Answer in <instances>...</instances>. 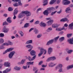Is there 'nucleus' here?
I'll return each mask as SVG.
<instances>
[{
  "label": "nucleus",
  "mask_w": 73,
  "mask_h": 73,
  "mask_svg": "<svg viewBox=\"0 0 73 73\" xmlns=\"http://www.w3.org/2000/svg\"><path fill=\"white\" fill-rule=\"evenodd\" d=\"M59 29V31H62V30H64V31H66V29H67V28H65L64 27H63L62 28L60 27Z\"/></svg>",
  "instance_id": "cd10ccee"
},
{
  "label": "nucleus",
  "mask_w": 73,
  "mask_h": 73,
  "mask_svg": "<svg viewBox=\"0 0 73 73\" xmlns=\"http://www.w3.org/2000/svg\"><path fill=\"white\" fill-rule=\"evenodd\" d=\"M56 65H57V63L54 62H52V67H53V66H56Z\"/></svg>",
  "instance_id": "864d4df0"
},
{
  "label": "nucleus",
  "mask_w": 73,
  "mask_h": 73,
  "mask_svg": "<svg viewBox=\"0 0 73 73\" xmlns=\"http://www.w3.org/2000/svg\"><path fill=\"white\" fill-rule=\"evenodd\" d=\"M48 11H49V13H51V11H55L56 9L54 7H51L47 9Z\"/></svg>",
  "instance_id": "a211bd4d"
},
{
  "label": "nucleus",
  "mask_w": 73,
  "mask_h": 73,
  "mask_svg": "<svg viewBox=\"0 0 73 73\" xmlns=\"http://www.w3.org/2000/svg\"><path fill=\"white\" fill-rule=\"evenodd\" d=\"M34 32L35 34H37L38 33V30L37 29H35L34 31Z\"/></svg>",
  "instance_id": "13d9d810"
},
{
  "label": "nucleus",
  "mask_w": 73,
  "mask_h": 73,
  "mask_svg": "<svg viewBox=\"0 0 73 73\" xmlns=\"http://www.w3.org/2000/svg\"><path fill=\"white\" fill-rule=\"evenodd\" d=\"M73 27V23H72L69 25V27L70 29H72Z\"/></svg>",
  "instance_id": "7c9ffc66"
},
{
  "label": "nucleus",
  "mask_w": 73,
  "mask_h": 73,
  "mask_svg": "<svg viewBox=\"0 0 73 73\" xmlns=\"http://www.w3.org/2000/svg\"><path fill=\"white\" fill-rule=\"evenodd\" d=\"M53 51V49L51 47H50L48 49V54H50Z\"/></svg>",
  "instance_id": "2eb2a0df"
},
{
  "label": "nucleus",
  "mask_w": 73,
  "mask_h": 73,
  "mask_svg": "<svg viewBox=\"0 0 73 73\" xmlns=\"http://www.w3.org/2000/svg\"><path fill=\"white\" fill-rule=\"evenodd\" d=\"M53 21L50 20L47 22V24L48 26H50V25H51L53 24Z\"/></svg>",
  "instance_id": "f8f14e48"
},
{
  "label": "nucleus",
  "mask_w": 73,
  "mask_h": 73,
  "mask_svg": "<svg viewBox=\"0 0 73 73\" xmlns=\"http://www.w3.org/2000/svg\"><path fill=\"white\" fill-rule=\"evenodd\" d=\"M18 5L19 6V5H20V6H21V5H22V3H21V1L20 0H19L18 1Z\"/></svg>",
  "instance_id": "58836bf2"
},
{
  "label": "nucleus",
  "mask_w": 73,
  "mask_h": 73,
  "mask_svg": "<svg viewBox=\"0 0 73 73\" xmlns=\"http://www.w3.org/2000/svg\"><path fill=\"white\" fill-rule=\"evenodd\" d=\"M26 48H33V46L31 44H28L26 46Z\"/></svg>",
  "instance_id": "393cba45"
},
{
  "label": "nucleus",
  "mask_w": 73,
  "mask_h": 73,
  "mask_svg": "<svg viewBox=\"0 0 73 73\" xmlns=\"http://www.w3.org/2000/svg\"><path fill=\"white\" fill-rule=\"evenodd\" d=\"M13 5L14 7H18L19 6V4L17 2H15L13 4Z\"/></svg>",
  "instance_id": "4c0bfd02"
},
{
  "label": "nucleus",
  "mask_w": 73,
  "mask_h": 73,
  "mask_svg": "<svg viewBox=\"0 0 73 73\" xmlns=\"http://www.w3.org/2000/svg\"><path fill=\"white\" fill-rule=\"evenodd\" d=\"M72 35V34H68L67 35V36L68 38H69L70 37H71Z\"/></svg>",
  "instance_id": "8fccbe9b"
},
{
  "label": "nucleus",
  "mask_w": 73,
  "mask_h": 73,
  "mask_svg": "<svg viewBox=\"0 0 73 73\" xmlns=\"http://www.w3.org/2000/svg\"><path fill=\"white\" fill-rule=\"evenodd\" d=\"M4 42V40L2 38L0 39V44H2Z\"/></svg>",
  "instance_id": "3c124183"
},
{
  "label": "nucleus",
  "mask_w": 73,
  "mask_h": 73,
  "mask_svg": "<svg viewBox=\"0 0 73 73\" xmlns=\"http://www.w3.org/2000/svg\"><path fill=\"white\" fill-rule=\"evenodd\" d=\"M48 0H43L42 1V3H43V6H45V5H46L48 4Z\"/></svg>",
  "instance_id": "f3484780"
},
{
  "label": "nucleus",
  "mask_w": 73,
  "mask_h": 73,
  "mask_svg": "<svg viewBox=\"0 0 73 73\" xmlns=\"http://www.w3.org/2000/svg\"><path fill=\"white\" fill-rule=\"evenodd\" d=\"M3 65L6 67H10L11 64L9 62H5L3 64Z\"/></svg>",
  "instance_id": "6e6552de"
},
{
  "label": "nucleus",
  "mask_w": 73,
  "mask_h": 73,
  "mask_svg": "<svg viewBox=\"0 0 73 73\" xmlns=\"http://www.w3.org/2000/svg\"><path fill=\"white\" fill-rule=\"evenodd\" d=\"M42 36V34H40L36 36L37 38H40Z\"/></svg>",
  "instance_id": "79ce46f5"
},
{
  "label": "nucleus",
  "mask_w": 73,
  "mask_h": 73,
  "mask_svg": "<svg viewBox=\"0 0 73 73\" xmlns=\"http://www.w3.org/2000/svg\"><path fill=\"white\" fill-rule=\"evenodd\" d=\"M3 31V32H4L5 33H7V32H8L9 31V29L6 28L5 27H4Z\"/></svg>",
  "instance_id": "6ab92c4d"
},
{
  "label": "nucleus",
  "mask_w": 73,
  "mask_h": 73,
  "mask_svg": "<svg viewBox=\"0 0 73 73\" xmlns=\"http://www.w3.org/2000/svg\"><path fill=\"white\" fill-rule=\"evenodd\" d=\"M5 48V47L3 46V45H1L0 46V49H3Z\"/></svg>",
  "instance_id": "09e8293b"
},
{
  "label": "nucleus",
  "mask_w": 73,
  "mask_h": 73,
  "mask_svg": "<svg viewBox=\"0 0 73 73\" xmlns=\"http://www.w3.org/2000/svg\"><path fill=\"white\" fill-rule=\"evenodd\" d=\"M60 25V24H53L52 25V28H56V27H58Z\"/></svg>",
  "instance_id": "1a4fd4ad"
},
{
  "label": "nucleus",
  "mask_w": 73,
  "mask_h": 73,
  "mask_svg": "<svg viewBox=\"0 0 73 73\" xmlns=\"http://www.w3.org/2000/svg\"><path fill=\"white\" fill-rule=\"evenodd\" d=\"M50 12V11L48 10L47 9V10H46L44 11L43 13L44 15H46V16H48V14H49V13H49Z\"/></svg>",
  "instance_id": "ddd939ff"
},
{
  "label": "nucleus",
  "mask_w": 73,
  "mask_h": 73,
  "mask_svg": "<svg viewBox=\"0 0 73 73\" xmlns=\"http://www.w3.org/2000/svg\"><path fill=\"white\" fill-rule=\"evenodd\" d=\"M37 70V68L36 67H34L33 69V71H36V70Z\"/></svg>",
  "instance_id": "0e129e2a"
},
{
  "label": "nucleus",
  "mask_w": 73,
  "mask_h": 73,
  "mask_svg": "<svg viewBox=\"0 0 73 73\" xmlns=\"http://www.w3.org/2000/svg\"><path fill=\"white\" fill-rule=\"evenodd\" d=\"M40 27H45L46 26V24L44 23L43 22H41L40 24Z\"/></svg>",
  "instance_id": "412c9836"
},
{
  "label": "nucleus",
  "mask_w": 73,
  "mask_h": 73,
  "mask_svg": "<svg viewBox=\"0 0 73 73\" xmlns=\"http://www.w3.org/2000/svg\"><path fill=\"white\" fill-rule=\"evenodd\" d=\"M21 61V64L23 65V64H25V62L26 61V59H23Z\"/></svg>",
  "instance_id": "473e14b6"
},
{
  "label": "nucleus",
  "mask_w": 73,
  "mask_h": 73,
  "mask_svg": "<svg viewBox=\"0 0 73 73\" xmlns=\"http://www.w3.org/2000/svg\"><path fill=\"white\" fill-rule=\"evenodd\" d=\"M28 68V67L27 66H23V68L24 69H27Z\"/></svg>",
  "instance_id": "e2e57ef3"
},
{
  "label": "nucleus",
  "mask_w": 73,
  "mask_h": 73,
  "mask_svg": "<svg viewBox=\"0 0 73 73\" xmlns=\"http://www.w3.org/2000/svg\"><path fill=\"white\" fill-rule=\"evenodd\" d=\"M29 61H32L33 60V59H32V58H31V57L30 56H29L28 57Z\"/></svg>",
  "instance_id": "de8ad7c7"
},
{
  "label": "nucleus",
  "mask_w": 73,
  "mask_h": 73,
  "mask_svg": "<svg viewBox=\"0 0 73 73\" xmlns=\"http://www.w3.org/2000/svg\"><path fill=\"white\" fill-rule=\"evenodd\" d=\"M14 49V48H13V47H11L8 48L5 52H3V54H6L7 53H8V52H11V51H12Z\"/></svg>",
  "instance_id": "f257e3e1"
},
{
  "label": "nucleus",
  "mask_w": 73,
  "mask_h": 73,
  "mask_svg": "<svg viewBox=\"0 0 73 73\" xmlns=\"http://www.w3.org/2000/svg\"><path fill=\"white\" fill-rule=\"evenodd\" d=\"M22 13H24V14H25L27 17L30 16L31 15V12L28 10L23 11Z\"/></svg>",
  "instance_id": "f03ea898"
},
{
  "label": "nucleus",
  "mask_w": 73,
  "mask_h": 73,
  "mask_svg": "<svg viewBox=\"0 0 73 73\" xmlns=\"http://www.w3.org/2000/svg\"><path fill=\"white\" fill-rule=\"evenodd\" d=\"M68 26V24H67V23H65L64 24L63 27H64H64H67Z\"/></svg>",
  "instance_id": "338daca9"
},
{
  "label": "nucleus",
  "mask_w": 73,
  "mask_h": 73,
  "mask_svg": "<svg viewBox=\"0 0 73 73\" xmlns=\"http://www.w3.org/2000/svg\"><path fill=\"white\" fill-rule=\"evenodd\" d=\"M42 8H39L37 9V12H38V11H42Z\"/></svg>",
  "instance_id": "680f3d73"
},
{
  "label": "nucleus",
  "mask_w": 73,
  "mask_h": 73,
  "mask_svg": "<svg viewBox=\"0 0 73 73\" xmlns=\"http://www.w3.org/2000/svg\"><path fill=\"white\" fill-rule=\"evenodd\" d=\"M7 21L9 23H12V20L11 19V17H9L7 18Z\"/></svg>",
  "instance_id": "c756f323"
},
{
  "label": "nucleus",
  "mask_w": 73,
  "mask_h": 73,
  "mask_svg": "<svg viewBox=\"0 0 73 73\" xmlns=\"http://www.w3.org/2000/svg\"><path fill=\"white\" fill-rule=\"evenodd\" d=\"M36 51L34 50H32L30 52V54L31 56H34V55H36Z\"/></svg>",
  "instance_id": "aec40b11"
},
{
  "label": "nucleus",
  "mask_w": 73,
  "mask_h": 73,
  "mask_svg": "<svg viewBox=\"0 0 73 73\" xmlns=\"http://www.w3.org/2000/svg\"><path fill=\"white\" fill-rule=\"evenodd\" d=\"M18 9V8H16L15 9V10L14 11V13H13V15L14 16L13 17V19L14 20H15L16 19V16L15 15H17V13L18 12V11L17 10Z\"/></svg>",
  "instance_id": "7ed1b4c3"
},
{
  "label": "nucleus",
  "mask_w": 73,
  "mask_h": 73,
  "mask_svg": "<svg viewBox=\"0 0 73 73\" xmlns=\"http://www.w3.org/2000/svg\"><path fill=\"white\" fill-rule=\"evenodd\" d=\"M40 23V21H36L35 23L34 24L35 25L38 24Z\"/></svg>",
  "instance_id": "5fc2aeb1"
},
{
  "label": "nucleus",
  "mask_w": 73,
  "mask_h": 73,
  "mask_svg": "<svg viewBox=\"0 0 73 73\" xmlns=\"http://www.w3.org/2000/svg\"><path fill=\"white\" fill-rule=\"evenodd\" d=\"M48 66L50 68H52V62H50L49 63Z\"/></svg>",
  "instance_id": "49530a36"
},
{
  "label": "nucleus",
  "mask_w": 73,
  "mask_h": 73,
  "mask_svg": "<svg viewBox=\"0 0 73 73\" xmlns=\"http://www.w3.org/2000/svg\"><path fill=\"white\" fill-rule=\"evenodd\" d=\"M33 42V41L32 40H28L26 42V44H32Z\"/></svg>",
  "instance_id": "5701e85b"
},
{
  "label": "nucleus",
  "mask_w": 73,
  "mask_h": 73,
  "mask_svg": "<svg viewBox=\"0 0 73 73\" xmlns=\"http://www.w3.org/2000/svg\"><path fill=\"white\" fill-rule=\"evenodd\" d=\"M58 72L59 73H62V72H63V70L62 68H60L58 70Z\"/></svg>",
  "instance_id": "e433bc0d"
},
{
  "label": "nucleus",
  "mask_w": 73,
  "mask_h": 73,
  "mask_svg": "<svg viewBox=\"0 0 73 73\" xmlns=\"http://www.w3.org/2000/svg\"><path fill=\"white\" fill-rule=\"evenodd\" d=\"M56 1V0H51L49 2V4L50 5H52Z\"/></svg>",
  "instance_id": "b1692460"
},
{
  "label": "nucleus",
  "mask_w": 73,
  "mask_h": 73,
  "mask_svg": "<svg viewBox=\"0 0 73 73\" xmlns=\"http://www.w3.org/2000/svg\"><path fill=\"white\" fill-rule=\"evenodd\" d=\"M59 37H60V36H58L57 37L55 38H54V41L55 42L57 41L58 39V38H59Z\"/></svg>",
  "instance_id": "f704fd0d"
},
{
  "label": "nucleus",
  "mask_w": 73,
  "mask_h": 73,
  "mask_svg": "<svg viewBox=\"0 0 73 73\" xmlns=\"http://www.w3.org/2000/svg\"><path fill=\"white\" fill-rule=\"evenodd\" d=\"M8 43L9 45H13V43L10 41H8Z\"/></svg>",
  "instance_id": "4d7b16f0"
},
{
  "label": "nucleus",
  "mask_w": 73,
  "mask_h": 73,
  "mask_svg": "<svg viewBox=\"0 0 73 73\" xmlns=\"http://www.w3.org/2000/svg\"><path fill=\"white\" fill-rule=\"evenodd\" d=\"M73 68V64L67 66V69H68V70L69 69H72V68Z\"/></svg>",
  "instance_id": "72a5a7b5"
},
{
  "label": "nucleus",
  "mask_w": 73,
  "mask_h": 73,
  "mask_svg": "<svg viewBox=\"0 0 73 73\" xmlns=\"http://www.w3.org/2000/svg\"><path fill=\"white\" fill-rule=\"evenodd\" d=\"M15 51H14L10 52L9 54V58H12V57H13V55L15 54Z\"/></svg>",
  "instance_id": "39448f33"
},
{
  "label": "nucleus",
  "mask_w": 73,
  "mask_h": 73,
  "mask_svg": "<svg viewBox=\"0 0 73 73\" xmlns=\"http://www.w3.org/2000/svg\"><path fill=\"white\" fill-rule=\"evenodd\" d=\"M51 60L52 61H54V60H56V58L54 56H51Z\"/></svg>",
  "instance_id": "c9c22d12"
},
{
  "label": "nucleus",
  "mask_w": 73,
  "mask_h": 73,
  "mask_svg": "<svg viewBox=\"0 0 73 73\" xmlns=\"http://www.w3.org/2000/svg\"><path fill=\"white\" fill-rule=\"evenodd\" d=\"M40 51H43V53H44V54H45L46 53V52H47V51L46 50H45V49H44V48H43V47H42L41 48V49H40Z\"/></svg>",
  "instance_id": "4be33fe9"
},
{
  "label": "nucleus",
  "mask_w": 73,
  "mask_h": 73,
  "mask_svg": "<svg viewBox=\"0 0 73 73\" xmlns=\"http://www.w3.org/2000/svg\"><path fill=\"white\" fill-rule=\"evenodd\" d=\"M67 41L70 44H73V37L72 39H68Z\"/></svg>",
  "instance_id": "4468645a"
},
{
  "label": "nucleus",
  "mask_w": 73,
  "mask_h": 73,
  "mask_svg": "<svg viewBox=\"0 0 73 73\" xmlns=\"http://www.w3.org/2000/svg\"><path fill=\"white\" fill-rule=\"evenodd\" d=\"M70 7H68L66 9L65 12L67 13L71 14V11H70Z\"/></svg>",
  "instance_id": "9b49d317"
},
{
  "label": "nucleus",
  "mask_w": 73,
  "mask_h": 73,
  "mask_svg": "<svg viewBox=\"0 0 73 73\" xmlns=\"http://www.w3.org/2000/svg\"><path fill=\"white\" fill-rule=\"evenodd\" d=\"M63 19L64 20V22L67 21V22H69V20H68V18H63Z\"/></svg>",
  "instance_id": "a19ab883"
},
{
  "label": "nucleus",
  "mask_w": 73,
  "mask_h": 73,
  "mask_svg": "<svg viewBox=\"0 0 73 73\" xmlns=\"http://www.w3.org/2000/svg\"><path fill=\"white\" fill-rule=\"evenodd\" d=\"M42 63H43V61H41L40 62H39V64H38L39 65H41V64H42Z\"/></svg>",
  "instance_id": "69168bd1"
},
{
  "label": "nucleus",
  "mask_w": 73,
  "mask_h": 73,
  "mask_svg": "<svg viewBox=\"0 0 73 73\" xmlns=\"http://www.w3.org/2000/svg\"><path fill=\"white\" fill-rule=\"evenodd\" d=\"M53 42H54V39H52L50 40L47 42V43L46 44V45H50V44H52L53 43Z\"/></svg>",
  "instance_id": "0eeeda50"
},
{
  "label": "nucleus",
  "mask_w": 73,
  "mask_h": 73,
  "mask_svg": "<svg viewBox=\"0 0 73 73\" xmlns=\"http://www.w3.org/2000/svg\"><path fill=\"white\" fill-rule=\"evenodd\" d=\"M43 54V51H40V53L38 54V56L39 57H40V56H41V55H42V54Z\"/></svg>",
  "instance_id": "c03bdc74"
},
{
  "label": "nucleus",
  "mask_w": 73,
  "mask_h": 73,
  "mask_svg": "<svg viewBox=\"0 0 73 73\" xmlns=\"http://www.w3.org/2000/svg\"><path fill=\"white\" fill-rule=\"evenodd\" d=\"M13 8L11 7H9L8 9V11H13Z\"/></svg>",
  "instance_id": "a18cd8bd"
},
{
  "label": "nucleus",
  "mask_w": 73,
  "mask_h": 73,
  "mask_svg": "<svg viewBox=\"0 0 73 73\" xmlns=\"http://www.w3.org/2000/svg\"><path fill=\"white\" fill-rule=\"evenodd\" d=\"M24 16V13H23V11L21 13L19 14L18 16V17L19 19H21Z\"/></svg>",
  "instance_id": "9d476101"
},
{
  "label": "nucleus",
  "mask_w": 73,
  "mask_h": 73,
  "mask_svg": "<svg viewBox=\"0 0 73 73\" xmlns=\"http://www.w3.org/2000/svg\"><path fill=\"white\" fill-rule=\"evenodd\" d=\"M52 31V28L51 27H49L48 29L46 30V32H49L50 31Z\"/></svg>",
  "instance_id": "2f4dec72"
},
{
  "label": "nucleus",
  "mask_w": 73,
  "mask_h": 73,
  "mask_svg": "<svg viewBox=\"0 0 73 73\" xmlns=\"http://www.w3.org/2000/svg\"><path fill=\"white\" fill-rule=\"evenodd\" d=\"M73 52V50H68V52H67V53H71L72 52Z\"/></svg>",
  "instance_id": "bf43d9fd"
},
{
  "label": "nucleus",
  "mask_w": 73,
  "mask_h": 73,
  "mask_svg": "<svg viewBox=\"0 0 73 73\" xmlns=\"http://www.w3.org/2000/svg\"><path fill=\"white\" fill-rule=\"evenodd\" d=\"M64 40H65V37L64 36H62L59 39V40L60 42L63 41Z\"/></svg>",
  "instance_id": "bb28decb"
},
{
  "label": "nucleus",
  "mask_w": 73,
  "mask_h": 73,
  "mask_svg": "<svg viewBox=\"0 0 73 73\" xmlns=\"http://www.w3.org/2000/svg\"><path fill=\"white\" fill-rule=\"evenodd\" d=\"M4 36V33H1L0 34V37H3Z\"/></svg>",
  "instance_id": "603ef678"
},
{
  "label": "nucleus",
  "mask_w": 73,
  "mask_h": 73,
  "mask_svg": "<svg viewBox=\"0 0 73 73\" xmlns=\"http://www.w3.org/2000/svg\"><path fill=\"white\" fill-rule=\"evenodd\" d=\"M63 66L62 64L59 63L55 67V70H57L58 68H62Z\"/></svg>",
  "instance_id": "423d86ee"
},
{
  "label": "nucleus",
  "mask_w": 73,
  "mask_h": 73,
  "mask_svg": "<svg viewBox=\"0 0 73 73\" xmlns=\"http://www.w3.org/2000/svg\"><path fill=\"white\" fill-rule=\"evenodd\" d=\"M70 3V1L68 0H63L62 2V3L63 5H68Z\"/></svg>",
  "instance_id": "20e7f679"
},
{
  "label": "nucleus",
  "mask_w": 73,
  "mask_h": 73,
  "mask_svg": "<svg viewBox=\"0 0 73 73\" xmlns=\"http://www.w3.org/2000/svg\"><path fill=\"white\" fill-rule=\"evenodd\" d=\"M11 70V68H7L5 70L3 71V73H7L9 72Z\"/></svg>",
  "instance_id": "dca6fc26"
},
{
  "label": "nucleus",
  "mask_w": 73,
  "mask_h": 73,
  "mask_svg": "<svg viewBox=\"0 0 73 73\" xmlns=\"http://www.w3.org/2000/svg\"><path fill=\"white\" fill-rule=\"evenodd\" d=\"M3 45L5 46H8V45H9V43H8V41L7 42H6L3 43Z\"/></svg>",
  "instance_id": "ea45409f"
},
{
  "label": "nucleus",
  "mask_w": 73,
  "mask_h": 73,
  "mask_svg": "<svg viewBox=\"0 0 73 73\" xmlns=\"http://www.w3.org/2000/svg\"><path fill=\"white\" fill-rule=\"evenodd\" d=\"M19 33L21 37H23L24 36V33L23 32L21 31H19Z\"/></svg>",
  "instance_id": "c85d7f7f"
},
{
  "label": "nucleus",
  "mask_w": 73,
  "mask_h": 73,
  "mask_svg": "<svg viewBox=\"0 0 73 73\" xmlns=\"http://www.w3.org/2000/svg\"><path fill=\"white\" fill-rule=\"evenodd\" d=\"M51 60H52L51 57H50L47 58L46 61H47V62H49V61H51Z\"/></svg>",
  "instance_id": "37998d69"
},
{
  "label": "nucleus",
  "mask_w": 73,
  "mask_h": 73,
  "mask_svg": "<svg viewBox=\"0 0 73 73\" xmlns=\"http://www.w3.org/2000/svg\"><path fill=\"white\" fill-rule=\"evenodd\" d=\"M8 23L7 22H4L3 23V25H8Z\"/></svg>",
  "instance_id": "052dcab7"
},
{
  "label": "nucleus",
  "mask_w": 73,
  "mask_h": 73,
  "mask_svg": "<svg viewBox=\"0 0 73 73\" xmlns=\"http://www.w3.org/2000/svg\"><path fill=\"white\" fill-rule=\"evenodd\" d=\"M17 67L18 66H15V67H14V69L15 70H17Z\"/></svg>",
  "instance_id": "774afa93"
},
{
  "label": "nucleus",
  "mask_w": 73,
  "mask_h": 73,
  "mask_svg": "<svg viewBox=\"0 0 73 73\" xmlns=\"http://www.w3.org/2000/svg\"><path fill=\"white\" fill-rule=\"evenodd\" d=\"M30 26V25H29V23H26L25 24V25H24V28H28V27H29Z\"/></svg>",
  "instance_id": "a878e982"
},
{
  "label": "nucleus",
  "mask_w": 73,
  "mask_h": 73,
  "mask_svg": "<svg viewBox=\"0 0 73 73\" xmlns=\"http://www.w3.org/2000/svg\"><path fill=\"white\" fill-rule=\"evenodd\" d=\"M57 12V11H55L54 12H52L51 13V16H53V15H54V14H55Z\"/></svg>",
  "instance_id": "6e6d98bb"
}]
</instances>
